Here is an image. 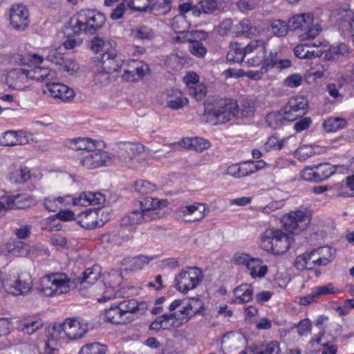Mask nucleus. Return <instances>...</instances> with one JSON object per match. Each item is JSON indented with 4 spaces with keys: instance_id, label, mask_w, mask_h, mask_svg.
<instances>
[{
    "instance_id": "obj_1",
    "label": "nucleus",
    "mask_w": 354,
    "mask_h": 354,
    "mask_svg": "<svg viewBox=\"0 0 354 354\" xmlns=\"http://www.w3.org/2000/svg\"><path fill=\"white\" fill-rule=\"evenodd\" d=\"M204 115L206 121L214 125L225 124L236 116H239L237 102L230 99L215 97L208 99L204 103Z\"/></svg>"
},
{
    "instance_id": "obj_2",
    "label": "nucleus",
    "mask_w": 354,
    "mask_h": 354,
    "mask_svg": "<svg viewBox=\"0 0 354 354\" xmlns=\"http://www.w3.org/2000/svg\"><path fill=\"white\" fill-rule=\"evenodd\" d=\"M292 238L281 230L268 229L261 235V248L274 254H282L290 248Z\"/></svg>"
},
{
    "instance_id": "obj_3",
    "label": "nucleus",
    "mask_w": 354,
    "mask_h": 354,
    "mask_svg": "<svg viewBox=\"0 0 354 354\" xmlns=\"http://www.w3.org/2000/svg\"><path fill=\"white\" fill-rule=\"evenodd\" d=\"M204 311H170L158 317L150 325L149 329L158 331L161 329L167 330L170 328H178L183 324L187 322L189 318L197 313Z\"/></svg>"
},
{
    "instance_id": "obj_4",
    "label": "nucleus",
    "mask_w": 354,
    "mask_h": 354,
    "mask_svg": "<svg viewBox=\"0 0 354 354\" xmlns=\"http://www.w3.org/2000/svg\"><path fill=\"white\" fill-rule=\"evenodd\" d=\"M313 22V15L309 12L296 15L288 19L290 31L298 30L304 31L299 35V39L301 41L314 39L319 35L321 28L315 26Z\"/></svg>"
},
{
    "instance_id": "obj_5",
    "label": "nucleus",
    "mask_w": 354,
    "mask_h": 354,
    "mask_svg": "<svg viewBox=\"0 0 354 354\" xmlns=\"http://www.w3.org/2000/svg\"><path fill=\"white\" fill-rule=\"evenodd\" d=\"M71 279L64 272L46 274V297L61 296L70 291Z\"/></svg>"
},
{
    "instance_id": "obj_6",
    "label": "nucleus",
    "mask_w": 354,
    "mask_h": 354,
    "mask_svg": "<svg viewBox=\"0 0 354 354\" xmlns=\"http://www.w3.org/2000/svg\"><path fill=\"white\" fill-rule=\"evenodd\" d=\"M310 220V215L306 212L297 210L283 215L281 223L286 231L297 234L307 228Z\"/></svg>"
},
{
    "instance_id": "obj_7",
    "label": "nucleus",
    "mask_w": 354,
    "mask_h": 354,
    "mask_svg": "<svg viewBox=\"0 0 354 354\" xmlns=\"http://www.w3.org/2000/svg\"><path fill=\"white\" fill-rule=\"evenodd\" d=\"M12 60L19 65L27 66L26 71H32L35 78H29V80L35 82H42L44 80V70L42 67L37 66L41 64L44 61L42 56L37 54L24 55L19 53L15 54Z\"/></svg>"
},
{
    "instance_id": "obj_8",
    "label": "nucleus",
    "mask_w": 354,
    "mask_h": 354,
    "mask_svg": "<svg viewBox=\"0 0 354 354\" xmlns=\"http://www.w3.org/2000/svg\"><path fill=\"white\" fill-rule=\"evenodd\" d=\"M80 12L87 33L94 34L104 26L106 17L102 12L95 10H81Z\"/></svg>"
},
{
    "instance_id": "obj_9",
    "label": "nucleus",
    "mask_w": 354,
    "mask_h": 354,
    "mask_svg": "<svg viewBox=\"0 0 354 354\" xmlns=\"http://www.w3.org/2000/svg\"><path fill=\"white\" fill-rule=\"evenodd\" d=\"M145 147L140 143L122 142L118 146L116 163L118 162L130 163L132 160L142 153Z\"/></svg>"
},
{
    "instance_id": "obj_10",
    "label": "nucleus",
    "mask_w": 354,
    "mask_h": 354,
    "mask_svg": "<svg viewBox=\"0 0 354 354\" xmlns=\"http://www.w3.org/2000/svg\"><path fill=\"white\" fill-rule=\"evenodd\" d=\"M34 73L26 68H14L8 73L6 82L14 89L22 90L28 86L29 78H35Z\"/></svg>"
},
{
    "instance_id": "obj_11",
    "label": "nucleus",
    "mask_w": 354,
    "mask_h": 354,
    "mask_svg": "<svg viewBox=\"0 0 354 354\" xmlns=\"http://www.w3.org/2000/svg\"><path fill=\"white\" fill-rule=\"evenodd\" d=\"M12 27L19 31L25 30L29 25V13L26 7L21 4L13 5L10 11Z\"/></svg>"
},
{
    "instance_id": "obj_12",
    "label": "nucleus",
    "mask_w": 354,
    "mask_h": 354,
    "mask_svg": "<svg viewBox=\"0 0 354 354\" xmlns=\"http://www.w3.org/2000/svg\"><path fill=\"white\" fill-rule=\"evenodd\" d=\"M65 338L77 339L82 337L88 330L87 324L83 319L68 318L64 322Z\"/></svg>"
},
{
    "instance_id": "obj_13",
    "label": "nucleus",
    "mask_w": 354,
    "mask_h": 354,
    "mask_svg": "<svg viewBox=\"0 0 354 354\" xmlns=\"http://www.w3.org/2000/svg\"><path fill=\"white\" fill-rule=\"evenodd\" d=\"M167 205V201L166 200H158L150 196H146L138 202V208L144 214H149L152 221L162 216L159 209L162 207H166Z\"/></svg>"
},
{
    "instance_id": "obj_14",
    "label": "nucleus",
    "mask_w": 354,
    "mask_h": 354,
    "mask_svg": "<svg viewBox=\"0 0 354 354\" xmlns=\"http://www.w3.org/2000/svg\"><path fill=\"white\" fill-rule=\"evenodd\" d=\"M100 211V209H87L77 215L75 221L80 226L87 230L102 227L104 222L98 218Z\"/></svg>"
},
{
    "instance_id": "obj_15",
    "label": "nucleus",
    "mask_w": 354,
    "mask_h": 354,
    "mask_svg": "<svg viewBox=\"0 0 354 354\" xmlns=\"http://www.w3.org/2000/svg\"><path fill=\"white\" fill-rule=\"evenodd\" d=\"M102 73L111 74L118 71L124 64V60L114 50L104 51L100 57Z\"/></svg>"
},
{
    "instance_id": "obj_16",
    "label": "nucleus",
    "mask_w": 354,
    "mask_h": 354,
    "mask_svg": "<svg viewBox=\"0 0 354 354\" xmlns=\"http://www.w3.org/2000/svg\"><path fill=\"white\" fill-rule=\"evenodd\" d=\"M46 88L50 97L60 100L62 102L69 101L75 97L74 91L62 83L46 82Z\"/></svg>"
},
{
    "instance_id": "obj_17",
    "label": "nucleus",
    "mask_w": 354,
    "mask_h": 354,
    "mask_svg": "<svg viewBox=\"0 0 354 354\" xmlns=\"http://www.w3.org/2000/svg\"><path fill=\"white\" fill-rule=\"evenodd\" d=\"M132 238V227H127L121 225L117 230L109 232L102 235L104 241L115 245H121Z\"/></svg>"
},
{
    "instance_id": "obj_18",
    "label": "nucleus",
    "mask_w": 354,
    "mask_h": 354,
    "mask_svg": "<svg viewBox=\"0 0 354 354\" xmlns=\"http://www.w3.org/2000/svg\"><path fill=\"white\" fill-rule=\"evenodd\" d=\"M80 11L76 16L71 17L69 21L64 25L63 32L66 37H75L80 35L82 32H86L85 24L84 20L81 19Z\"/></svg>"
},
{
    "instance_id": "obj_19",
    "label": "nucleus",
    "mask_w": 354,
    "mask_h": 354,
    "mask_svg": "<svg viewBox=\"0 0 354 354\" xmlns=\"http://www.w3.org/2000/svg\"><path fill=\"white\" fill-rule=\"evenodd\" d=\"M350 50L344 43L331 45L325 52L324 59L333 62H344L348 59Z\"/></svg>"
},
{
    "instance_id": "obj_20",
    "label": "nucleus",
    "mask_w": 354,
    "mask_h": 354,
    "mask_svg": "<svg viewBox=\"0 0 354 354\" xmlns=\"http://www.w3.org/2000/svg\"><path fill=\"white\" fill-rule=\"evenodd\" d=\"M245 52L248 54L255 52L256 55L248 59V62L253 66H258L261 64L266 53L265 44L261 40L252 41L245 46Z\"/></svg>"
},
{
    "instance_id": "obj_21",
    "label": "nucleus",
    "mask_w": 354,
    "mask_h": 354,
    "mask_svg": "<svg viewBox=\"0 0 354 354\" xmlns=\"http://www.w3.org/2000/svg\"><path fill=\"white\" fill-rule=\"evenodd\" d=\"M28 205V198L25 195L4 196L0 201V212L9 209H24Z\"/></svg>"
},
{
    "instance_id": "obj_22",
    "label": "nucleus",
    "mask_w": 354,
    "mask_h": 354,
    "mask_svg": "<svg viewBox=\"0 0 354 354\" xmlns=\"http://www.w3.org/2000/svg\"><path fill=\"white\" fill-rule=\"evenodd\" d=\"M136 311H104L102 319L113 324H126L134 319Z\"/></svg>"
},
{
    "instance_id": "obj_23",
    "label": "nucleus",
    "mask_w": 354,
    "mask_h": 354,
    "mask_svg": "<svg viewBox=\"0 0 354 354\" xmlns=\"http://www.w3.org/2000/svg\"><path fill=\"white\" fill-rule=\"evenodd\" d=\"M76 216L75 213L69 209L60 210L56 214V218L54 217H49L46 223V230L48 229L50 231H59L62 229V225L59 221H75Z\"/></svg>"
},
{
    "instance_id": "obj_24",
    "label": "nucleus",
    "mask_w": 354,
    "mask_h": 354,
    "mask_svg": "<svg viewBox=\"0 0 354 354\" xmlns=\"http://www.w3.org/2000/svg\"><path fill=\"white\" fill-rule=\"evenodd\" d=\"M151 221L149 214H144L139 208L135 209L125 214L120 220L121 225L131 227L133 225Z\"/></svg>"
},
{
    "instance_id": "obj_25",
    "label": "nucleus",
    "mask_w": 354,
    "mask_h": 354,
    "mask_svg": "<svg viewBox=\"0 0 354 354\" xmlns=\"http://www.w3.org/2000/svg\"><path fill=\"white\" fill-rule=\"evenodd\" d=\"M106 201L105 196L100 192H84L78 198H73L75 205H104Z\"/></svg>"
},
{
    "instance_id": "obj_26",
    "label": "nucleus",
    "mask_w": 354,
    "mask_h": 354,
    "mask_svg": "<svg viewBox=\"0 0 354 354\" xmlns=\"http://www.w3.org/2000/svg\"><path fill=\"white\" fill-rule=\"evenodd\" d=\"M198 9L201 14L218 15L225 10L223 0H200L197 3Z\"/></svg>"
},
{
    "instance_id": "obj_27",
    "label": "nucleus",
    "mask_w": 354,
    "mask_h": 354,
    "mask_svg": "<svg viewBox=\"0 0 354 354\" xmlns=\"http://www.w3.org/2000/svg\"><path fill=\"white\" fill-rule=\"evenodd\" d=\"M91 158L95 166V168L100 167H107L116 163V156L105 151H90Z\"/></svg>"
},
{
    "instance_id": "obj_28",
    "label": "nucleus",
    "mask_w": 354,
    "mask_h": 354,
    "mask_svg": "<svg viewBox=\"0 0 354 354\" xmlns=\"http://www.w3.org/2000/svg\"><path fill=\"white\" fill-rule=\"evenodd\" d=\"M171 8V0H157L151 4L138 8L141 12H153L155 15H165L167 14Z\"/></svg>"
},
{
    "instance_id": "obj_29",
    "label": "nucleus",
    "mask_w": 354,
    "mask_h": 354,
    "mask_svg": "<svg viewBox=\"0 0 354 354\" xmlns=\"http://www.w3.org/2000/svg\"><path fill=\"white\" fill-rule=\"evenodd\" d=\"M207 207L203 203H195L192 205H186L180 208V212L184 215H190L192 218L189 221H198L205 217V212Z\"/></svg>"
},
{
    "instance_id": "obj_30",
    "label": "nucleus",
    "mask_w": 354,
    "mask_h": 354,
    "mask_svg": "<svg viewBox=\"0 0 354 354\" xmlns=\"http://www.w3.org/2000/svg\"><path fill=\"white\" fill-rule=\"evenodd\" d=\"M130 37L134 40L151 41L155 37L153 29L145 24L138 25L130 30Z\"/></svg>"
},
{
    "instance_id": "obj_31",
    "label": "nucleus",
    "mask_w": 354,
    "mask_h": 354,
    "mask_svg": "<svg viewBox=\"0 0 354 354\" xmlns=\"http://www.w3.org/2000/svg\"><path fill=\"white\" fill-rule=\"evenodd\" d=\"M174 283L176 289L181 292H187L188 290L196 288V283L192 281L185 269H183L182 271L176 276Z\"/></svg>"
},
{
    "instance_id": "obj_32",
    "label": "nucleus",
    "mask_w": 354,
    "mask_h": 354,
    "mask_svg": "<svg viewBox=\"0 0 354 354\" xmlns=\"http://www.w3.org/2000/svg\"><path fill=\"white\" fill-rule=\"evenodd\" d=\"M31 177L30 169L26 167H20L12 169L8 174V180L13 184H24Z\"/></svg>"
},
{
    "instance_id": "obj_33",
    "label": "nucleus",
    "mask_w": 354,
    "mask_h": 354,
    "mask_svg": "<svg viewBox=\"0 0 354 354\" xmlns=\"http://www.w3.org/2000/svg\"><path fill=\"white\" fill-rule=\"evenodd\" d=\"M235 302L243 304L250 301L253 295V289L251 285L243 283L237 286L234 290Z\"/></svg>"
},
{
    "instance_id": "obj_34",
    "label": "nucleus",
    "mask_w": 354,
    "mask_h": 354,
    "mask_svg": "<svg viewBox=\"0 0 354 354\" xmlns=\"http://www.w3.org/2000/svg\"><path fill=\"white\" fill-rule=\"evenodd\" d=\"M46 337L48 338V342L57 343V341L60 339L65 338L64 322L56 323L53 322L48 325L47 331L46 332Z\"/></svg>"
},
{
    "instance_id": "obj_35",
    "label": "nucleus",
    "mask_w": 354,
    "mask_h": 354,
    "mask_svg": "<svg viewBox=\"0 0 354 354\" xmlns=\"http://www.w3.org/2000/svg\"><path fill=\"white\" fill-rule=\"evenodd\" d=\"M236 27L237 34L247 37L255 36L259 32L257 28L248 19L240 21Z\"/></svg>"
},
{
    "instance_id": "obj_36",
    "label": "nucleus",
    "mask_w": 354,
    "mask_h": 354,
    "mask_svg": "<svg viewBox=\"0 0 354 354\" xmlns=\"http://www.w3.org/2000/svg\"><path fill=\"white\" fill-rule=\"evenodd\" d=\"M71 147L75 150L93 151L96 148L95 142L86 138H77L71 141Z\"/></svg>"
},
{
    "instance_id": "obj_37",
    "label": "nucleus",
    "mask_w": 354,
    "mask_h": 354,
    "mask_svg": "<svg viewBox=\"0 0 354 354\" xmlns=\"http://www.w3.org/2000/svg\"><path fill=\"white\" fill-rule=\"evenodd\" d=\"M347 124L346 121L342 118H328L325 120L322 127L327 132H334L344 129Z\"/></svg>"
},
{
    "instance_id": "obj_38",
    "label": "nucleus",
    "mask_w": 354,
    "mask_h": 354,
    "mask_svg": "<svg viewBox=\"0 0 354 354\" xmlns=\"http://www.w3.org/2000/svg\"><path fill=\"white\" fill-rule=\"evenodd\" d=\"M5 286H8L10 292L15 295L26 294L31 288L30 283L22 281L20 277L13 283L6 284Z\"/></svg>"
},
{
    "instance_id": "obj_39",
    "label": "nucleus",
    "mask_w": 354,
    "mask_h": 354,
    "mask_svg": "<svg viewBox=\"0 0 354 354\" xmlns=\"http://www.w3.org/2000/svg\"><path fill=\"white\" fill-rule=\"evenodd\" d=\"M127 69L130 73L136 75L138 78H142L149 71L147 64L135 59L131 60L128 63V68Z\"/></svg>"
},
{
    "instance_id": "obj_40",
    "label": "nucleus",
    "mask_w": 354,
    "mask_h": 354,
    "mask_svg": "<svg viewBox=\"0 0 354 354\" xmlns=\"http://www.w3.org/2000/svg\"><path fill=\"white\" fill-rule=\"evenodd\" d=\"M81 283L94 284L100 277V268L97 265L86 269L82 273Z\"/></svg>"
},
{
    "instance_id": "obj_41",
    "label": "nucleus",
    "mask_w": 354,
    "mask_h": 354,
    "mask_svg": "<svg viewBox=\"0 0 354 354\" xmlns=\"http://www.w3.org/2000/svg\"><path fill=\"white\" fill-rule=\"evenodd\" d=\"M270 26L272 33L277 37H285L288 31L289 24L281 19H274L270 21Z\"/></svg>"
},
{
    "instance_id": "obj_42",
    "label": "nucleus",
    "mask_w": 354,
    "mask_h": 354,
    "mask_svg": "<svg viewBox=\"0 0 354 354\" xmlns=\"http://www.w3.org/2000/svg\"><path fill=\"white\" fill-rule=\"evenodd\" d=\"M283 115L281 109L279 111L269 113L265 118L266 122L270 127L273 129H277L281 127L285 122Z\"/></svg>"
},
{
    "instance_id": "obj_43",
    "label": "nucleus",
    "mask_w": 354,
    "mask_h": 354,
    "mask_svg": "<svg viewBox=\"0 0 354 354\" xmlns=\"http://www.w3.org/2000/svg\"><path fill=\"white\" fill-rule=\"evenodd\" d=\"M13 137L14 140L10 141H6L4 143L6 146H15V145H26L28 142V139L24 136V133L21 131H10L5 133V138Z\"/></svg>"
},
{
    "instance_id": "obj_44",
    "label": "nucleus",
    "mask_w": 354,
    "mask_h": 354,
    "mask_svg": "<svg viewBox=\"0 0 354 354\" xmlns=\"http://www.w3.org/2000/svg\"><path fill=\"white\" fill-rule=\"evenodd\" d=\"M286 105H288V110H292L303 116L306 113V110L308 107V102L301 97L292 98L288 101Z\"/></svg>"
},
{
    "instance_id": "obj_45",
    "label": "nucleus",
    "mask_w": 354,
    "mask_h": 354,
    "mask_svg": "<svg viewBox=\"0 0 354 354\" xmlns=\"http://www.w3.org/2000/svg\"><path fill=\"white\" fill-rule=\"evenodd\" d=\"M315 166L321 181L328 179L336 172L337 166H333L328 162H324Z\"/></svg>"
},
{
    "instance_id": "obj_46",
    "label": "nucleus",
    "mask_w": 354,
    "mask_h": 354,
    "mask_svg": "<svg viewBox=\"0 0 354 354\" xmlns=\"http://www.w3.org/2000/svg\"><path fill=\"white\" fill-rule=\"evenodd\" d=\"M247 54L248 53L245 52V47L244 48H241L234 46L230 48L226 55V59L230 63H241Z\"/></svg>"
},
{
    "instance_id": "obj_47",
    "label": "nucleus",
    "mask_w": 354,
    "mask_h": 354,
    "mask_svg": "<svg viewBox=\"0 0 354 354\" xmlns=\"http://www.w3.org/2000/svg\"><path fill=\"white\" fill-rule=\"evenodd\" d=\"M255 111V102L251 99H245L241 102L240 109H239V115L242 118L252 117Z\"/></svg>"
},
{
    "instance_id": "obj_48",
    "label": "nucleus",
    "mask_w": 354,
    "mask_h": 354,
    "mask_svg": "<svg viewBox=\"0 0 354 354\" xmlns=\"http://www.w3.org/2000/svg\"><path fill=\"white\" fill-rule=\"evenodd\" d=\"M189 52L197 58H204L207 54V48L203 44L198 41L194 40L188 47Z\"/></svg>"
},
{
    "instance_id": "obj_49",
    "label": "nucleus",
    "mask_w": 354,
    "mask_h": 354,
    "mask_svg": "<svg viewBox=\"0 0 354 354\" xmlns=\"http://www.w3.org/2000/svg\"><path fill=\"white\" fill-rule=\"evenodd\" d=\"M135 192L141 195L150 194L156 190V186L149 181L140 180L134 183Z\"/></svg>"
},
{
    "instance_id": "obj_50",
    "label": "nucleus",
    "mask_w": 354,
    "mask_h": 354,
    "mask_svg": "<svg viewBox=\"0 0 354 354\" xmlns=\"http://www.w3.org/2000/svg\"><path fill=\"white\" fill-rule=\"evenodd\" d=\"M138 301L136 299H124L120 302L112 304L105 310H138Z\"/></svg>"
},
{
    "instance_id": "obj_51",
    "label": "nucleus",
    "mask_w": 354,
    "mask_h": 354,
    "mask_svg": "<svg viewBox=\"0 0 354 354\" xmlns=\"http://www.w3.org/2000/svg\"><path fill=\"white\" fill-rule=\"evenodd\" d=\"M106 351V346L98 342L85 345L82 348V353L83 354H105Z\"/></svg>"
},
{
    "instance_id": "obj_52",
    "label": "nucleus",
    "mask_w": 354,
    "mask_h": 354,
    "mask_svg": "<svg viewBox=\"0 0 354 354\" xmlns=\"http://www.w3.org/2000/svg\"><path fill=\"white\" fill-rule=\"evenodd\" d=\"M277 53L276 51L271 50L269 55L263 57V60L261 62V70L263 73H267L270 69L275 68L277 63Z\"/></svg>"
},
{
    "instance_id": "obj_53",
    "label": "nucleus",
    "mask_w": 354,
    "mask_h": 354,
    "mask_svg": "<svg viewBox=\"0 0 354 354\" xmlns=\"http://www.w3.org/2000/svg\"><path fill=\"white\" fill-rule=\"evenodd\" d=\"M171 26L173 30L176 33H178L187 30L189 25L186 20L185 16L179 15L174 17Z\"/></svg>"
},
{
    "instance_id": "obj_54",
    "label": "nucleus",
    "mask_w": 354,
    "mask_h": 354,
    "mask_svg": "<svg viewBox=\"0 0 354 354\" xmlns=\"http://www.w3.org/2000/svg\"><path fill=\"white\" fill-rule=\"evenodd\" d=\"M175 98L167 101V106L172 109H178L183 107L188 103L186 97H183V94L180 91H175Z\"/></svg>"
},
{
    "instance_id": "obj_55",
    "label": "nucleus",
    "mask_w": 354,
    "mask_h": 354,
    "mask_svg": "<svg viewBox=\"0 0 354 354\" xmlns=\"http://www.w3.org/2000/svg\"><path fill=\"white\" fill-rule=\"evenodd\" d=\"M27 248V245L22 241L13 240L7 245L8 251L15 255H22L24 250Z\"/></svg>"
},
{
    "instance_id": "obj_56",
    "label": "nucleus",
    "mask_w": 354,
    "mask_h": 354,
    "mask_svg": "<svg viewBox=\"0 0 354 354\" xmlns=\"http://www.w3.org/2000/svg\"><path fill=\"white\" fill-rule=\"evenodd\" d=\"M259 354H280L281 349L279 343L277 341H272L267 344L259 346Z\"/></svg>"
},
{
    "instance_id": "obj_57",
    "label": "nucleus",
    "mask_w": 354,
    "mask_h": 354,
    "mask_svg": "<svg viewBox=\"0 0 354 354\" xmlns=\"http://www.w3.org/2000/svg\"><path fill=\"white\" fill-rule=\"evenodd\" d=\"M301 178L306 181L322 182L319 178V174L315 166L306 167L301 171Z\"/></svg>"
},
{
    "instance_id": "obj_58",
    "label": "nucleus",
    "mask_w": 354,
    "mask_h": 354,
    "mask_svg": "<svg viewBox=\"0 0 354 354\" xmlns=\"http://www.w3.org/2000/svg\"><path fill=\"white\" fill-rule=\"evenodd\" d=\"M309 46L307 44L297 45L294 48L295 55L299 59H308L314 56V52L309 50Z\"/></svg>"
},
{
    "instance_id": "obj_59",
    "label": "nucleus",
    "mask_w": 354,
    "mask_h": 354,
    "mask_svg": "<svg viewBox=\"0 0 354 354\" xmlns=\"http://www.w3.org/2000/svg\"><path fill=\"white\" fill-rule=\"evenodd\" d=\"M189 94L199 101L203 100L207 94V87L204 84H197L194 86H189Z\"/></svg>"
},
{
    "instance_id": "obj_60",
    "label": "nucleus",
    "mask_w": 354,
    "mask_h": 354,
    "mask_svg": "<svg viewBox=\"0 0 354 354\" xmlns=\"http://www.w3.org/2000/svg\"><path fill=\"white\" fill-rule=\"evenodd\" d=\"M259 6V0H239L237 6L242 12L252 10Z\"/></svg>"
},
{
    "instance_id": "obj_61",
    "label": "nucleus",
    "mask_w": 354,
    "mask_h": 354,
    "mask_svg": "<svg viewBox=\"0 0 354 354\" xmlns=\"http://www.w3.org/2000/svg\"><path fill=\"white\" fill-rule=\"evenodd\" d=\"M180 15H183L185 16V14L189 11L192 12V15L195 17H200L201 15V11H200L197 8L196 5H193L192 3L186 2L182 4H180L178 6Z\"/></svg>"
},
{
    "instance_id": "obj_62",
    "label": "nucleus",
    "mask_w": 354,
    "mask_h": 354,
    "mask_svg": "<svg viewBox=\"0 0 354 354\" xmlns=\"http://www.w3.org/2000/svg\"><path fill=\"white\" fill-rule=\"evenodd\" d=\"M32 228L31 225H21L13 230V234L19 240L26 239L30 236Z\"/></svg>"
},
{
    "instance_id": "obj_63",
    "label": "nucleus",
    "mask_w": 354,
    "mask_h": 354,
    "mask_svg": "<svg viewBox=\"0 0 354 354\" xmlns=\"http://www.w3.org/2000/svg\"><path fill=\"white\" fill-rule=\"evenodd\" d=\"M192 149L197 152H202L208 149L210 146L209 142L202 138H192Z\"/></svg>"
},
{
    "instance_id": "obj_64",
    "label": "nucleus",
    "mask_w": 354,
    "mask_h": 354,
    "mask_svg": "<svg viewBox=\"0 0 354 354\" xmlns=\"http://www.w3.org/2000/svg\"><path fill=\"white\" fill-rule=\"evenodd\" d=\"M106 46L107 44H105V41L99 37H94L91 41L90 48L95 53L104 50H109V48H106Z\"/></svg>"
}]
</instances>
